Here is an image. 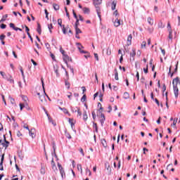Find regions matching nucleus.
<instances>
[{
    "instance_id": "b1692460",
    "label": "nucleus",
    "mask_w": 180,
    "mask_h": 180,
    "mask_svg": "<svg viewBox=\"0 0 180 180\" xmlns=\"http://www.w3.org/2000/svg\"><path fill=\"white\" fill-rule=\"evenodd\" d=\"M82 11H83L84 13H86V14H88L90 12L89 8H86V7L83 8Z\"/></svg>"
},
{
    "instance_id": "39448f33",
    "label": "nucleus",
    "mask_w": 180,
    "mask_h": 180,
    "mask_svg": "<svg viewBox=\"0 0 180 180\" xmlns=\"http://www.w3.org/2000/svg\"><path fill=\"white\" fill-rule=\"evenodd\" d=\"M58 169L60 171V174L61 175V178H63V179H64V178H65V172L64 171V168L58 162Z\"/></svg>"
},
{
    "instance_id": "ddd939ff",
    "label": "nucleus",
    "mask_w": 180,
    "mask_h": 180,
    "mask_svg": "<svg viewBox=\"0 0 180 180\" xmlns=\"http://www.w3.org/2000/svg\"><path fill=\"white\" fill-rule=\"evenodd\" d=\"M51 166H52V169L56 172L57 171V166H56V162H54V159H52L51 162Z\"/></svg>"
},
{
    "instance_id": "473e14b6",
    "label": "nucleus",
    "mask_w": 180,
    "mask_h": 180,
    "mask_svg": "<svg viewBox=\"0 0 180 180\" xmlns=\"http://www.w3.org/2000/svg\"><path fill=\"white\" fill-rule=\"evenodd\" d=\"M54 71H55V72H56L57 77H58V76L60 75V74H58V67L54 66Z\"/></svg>"
},
{
    "instance_id": "3c124183",
    "label": "nucleus",
    "mask_w": 180,
    "mask_h": 180,
    "mask_svg": "<svg viewBox=\"0 0 180 180\" xmlns=\"http://www.w3.org/2000/svg\"><path fill=\"white\" fill-rule=\"evenodd\" d=\"M79 151H80L82 155L84 157L85 155V153H84V149H82V148H80L79 149Z\"/></svg>"
},
{
    "instance_id": "c85d7f7f",
    "label": "nucleus",
    "mask_w": 180,
    "mask_h": 180,
    "mask_svg": "<svg viewBox=\"0 0 180 180\" xmlns=\"http://www.w3.org/2000/svg\"><path fill=\"white\" fill-rule=\"evenodd\" d=\"M37 30L39 34H41V27L40 26V24H38Z\"/></svg>"
},
{
    "instance_id": "dca6fc26",
    "label": "nucleus",
    "mask_w": 180,
    "mask_h": 180,
    "mask_svg": "<svg viewBox=\"0 0 180 180\" xmlns=\"http://www.w3.org/2000/svg\"><path fill=\"white\" fill-rule=\"evenodd\" d=\"M106 54L107 56H110L112 54V49L110 46H108L106 49Z\"/></svg>"
},
{
    "instance_id": "c756f323",
    "label": "nucleus",
    "mask_w": 180,
    "mask_h": 180,
    "mask_svg": "<svg viewBox=\"0 0 180 180\" xmlns=\"http://www.w3.org/2000/svg\"><path fill=\"white\" fill-rule=\"evenodd\" d=\"M131 57H133L134 58V56H136V50L133 49L130 53Z\"/></svg>"
},
{
    "instance_id": "49530a36",
    "label": "nucleus",
    "mask_w": 180,
    "mask_h": 180,
    "mask_svg": "<svg viewBox=\"0 0 180 180\" xmlns=\"http://www.w3.org/2000/svg\"><path fill=\"white\" fill-rule=\"evenodd\" d=\"M63 20L61 19H58V25H59V26H60V27H63Z\"/></svg>"
},
{
    "instance_id": "0eeeda50",
    "label": "nucleus",
    "mask_w": 180,
    "mask_h": 180,
    "mask_svg": "<svg viewBox=\"0 0 180 180\" xmlns=\"http://www.w3.org/2000/svg\"><path fill=\"white\" fill-rule=\"evenodd\" d=\"M76 46L79 51V53H82L83 54H86V51L82 50V49H84V46H82V44H81V43H76Z\"/></svg>"
},
{
    "instance_id": "6ab92c4d",
    "label": "nucleus",
    "mask_w": 180,
    "mask_h": 180,
    "mask_svg": "<svg viewBox=\"0 0 180 180\" xmlns=\"http://www.w3.org/2000/svg\"><path fill=\"white\" fill-rule=\"evenodd\" d=\"M115 79L119 81V73H117V69L115 70Z\"/></svg>"
},
{
    "instance_id": "a878e982",
    "label": "nucleus",
    "mask_w": 180,
    "mask_h": 180,
    "mask_svg": "<svg viewBox=\"0 0 180 180\" xmlns=\"http://www.w3.org/2000/svg\"><path fill=\"white\" fill-rule=\"evenodd\" d=\"M98 108L100 106V109L98 110V112H99V114H101L103 111V108H102V104H101V103H98Z\"/></svg>"
},
{
    "instance_id": "6e6552de",
    "label": "nucleus",
    "mask_w": 180,
    "mask_h": 180,
    "mask_svg": "<svg viewBox=\"0 0 180 180\" xmlns=\"http://www.w3.org/2000/svg\"><path fill=\"white\" fill-rule=\"evenodd\" d=\"M29 131V136L32 139L36 138V129L34 128L31 129Z\"/></svg>"
},
{
    "instance_id": "e2e57ef3",
    "label": "nucleus",
    "mask_w": 180,
    "mask_h": 180,
    "mask_svg": "<svg viewBox=\"0 0 180 180\" xmlns=\"http://www.w3.org/2000/svg\"><path fill=\"white\" fill-rule=\"evenodd\" d=\"M10 102L12 104H14L15 103V99H13V98H10Z\"/></svg>"
},
{
    "instance_id": "20e7f679",
    "label": "nucleus",
    "mask_w": 180,
    "mask_h": 180,
    "mask_svg": "<svg viewBox=\"0 0 180 180\" xmlns=\"http://www.w3.org/2000/svg\"><path fill=\"white\" fill-rule=\"evenodd\" d=\"M62 32H63V34H67V33H70V34H72L71 28H70V27H68V26L65 27V25H63Z\"/></svg>"
},
{
    "instance_id": "f8f14e48",
    "label": "nucleus",
    "mask_w": 180,
    "mask_h": 180,
    "mask_svg": "<svg viewBox=\"0 0 180 180\" xmlns=\"http://www.w3.org/2000/svg\"><path fill=\"white\" fill-rule=\"evenodd\" d=\"M133 39V36L131 34H129L127 37V46H131V39Z\"/></svg>"
},
{
    "instance_id": "1a4fd4ad",
    "label": "nucleus",
    "mask_w": 180,
    "mask_h": 180,
    "mask_svg": "<svg viewBox=\"0 0 180 180\" xmlns=\"http://www.w3.org/2000/svg\"><path fill=\"white\" fill-rule=\"evenodd\" d=\"M68 120L70 124L72 129H74V126H75V123H76L75 120H74L73 118H68Z\"/></svg>"
},
{
    "instance_id": "5701e85b",
    "label": "nucleus",
    "mask_w": 180,
    "mask_h": 180,
    "mask_svg": "<svg viewBox=\"0 0 180 180\" xmlns=\"http://www.w3.org/2000/svg\"><path fill=\"white\" fill-rule=\"evenodd\" d=\"M123 98L124 99H129L130 98V94H129L127 92H124Z\"/></svg>"
},
{
    "instance_id": "cd10ccee",
    "label": "nucleus",
    "mask_w": 180,
    "mask_h": 180,
    "mask_svg": "<svg viewBox=\"0 0 180 180\" xmlns=\"http://www.w3.org/2000/svg\"><path fill=\"white\" fill-rule=\"evenodd\" d=\"M40 173H41L42 175H44V174H46V169H45L44 167H41Z\"/></svg>"
},
{
    "instance_id": "774afa93",
    "label": "nucleus",
    "mask_w": 180,
    "mask_h": 180,
    "mask_svg": "<svg viewBox=\"0 0 180 180\" xmlns=\"http://www.w3.org/2000/svg\"><path fill=\"white\" fill-rule=\"evenodd\" d=\"M161 53L163 54V56H165V50L161 49Z\"/></svg>"
},
{
    "instance_id": "5fc2aeb1",
    "label": "nucleus",
    "mask_w": 180,
    "mask_h": 180,
    "mask_svg": "<svg viewBox=\"0 0 180 180\" xmlns=\"http://www.w3.org/2000/svg\"><path fill=\"white\" fill-rule=\"evenodd\" d=\"M23 108H25V104L20 103V110H23Z\"/></svg>"
},
{
    "instance_id": "9d476101",
    "label": "nucleus",
    "mask_w": 180,
    "mask_h": 180,
    "mask_svg": "<svg viewBox=\"0 0 180 180\" xmlns=\"http://www.w3.org/2000/svg\"><path fill=\"white\" fill-rule=\"evenodd\" d=\"M6 79L10 82V84H15V80H13V78H12V75H8L6 77Z\"/></svg>"
},
{
    "instance_id": "c03bdc74",
    "label": "nucleus",
    "mask_w": 180,
    "mask_h": 180,
    "mask_svg": "<svg viewBox=\"0 0 180 180\" xmlns=\"http://www.w3.org/2000/svg\"><path fill=\"white\" fill-rule=\"evenodd\" d=\"M37 94L38 95V96H39V98L41 102H43V101H44V97L40 96V93H37Z\"/></svg>"
},
{
    "instance_id": "f257e3e1",
    "label": "nucleus",
    "mask_w": 180,
    "mask_h": 180,
    "mask_svg": "<svg viewBox=\"0 0 180 180\" xmlns=\"http://www.w3.org/2000/svg\"><path fill=\"white\" fill-rule=\"evenodd\" d=\"M172 84H173L174 95L176 98H178V95L179 94V89H178V85H180L179 77H176L175 79H174L172 82Z\"/></svg>"
},
{
    "instance_id": "a18cd8bd",
    "label": "nucleus",
    "mask_w": 180,
    "mask_h": 180,
    "mask_svg": "<svg viewBox=\"0 0 180 180\" xmlns=\"http://www.w3.org/2000/svg\"><path fill=\"white\" fill-rule=\"evenodd\" d=\"M65 85L67 89H70V83L68 82V81H66V82H65Z\"/></svg>"
},
{
    "instance_id": "72a5a7b5",
    "label": "nucleus",
    "mask_w": 180,
    "mask_h": 180,
    "mask_svg": "<svg viewBox=\"0 0 180 180\" xmlns=\"http://www.w3.org/2000/svg\"><path fill=\"white\" fill-rule=\"evenodd\" d=\"M176 71H178V62H177L176 64V68H175V69H174V72L171 74V77H172L174 76V72H176Z\"/></svg>"
},
{
    "instance_id": "680f3d73",
    "label": "nucleus",
    "mask_w": 180,
    "mask_h": 180,
    "mask_svg": "<svg viewBox=\"0 0 180 180\" xmlns=\"http://www.w3.org/2000/svg\"><path fill=\"white\" fill-rule=\"evenodd\" d=\"M31 61H32L33 65H34V66L37 65V63H36V61H34V60L32 59Z\"/></svg>"
},
{
    "instance_id": "7ed1b4c3",
    "label": "nucleus",
    "mask_w": 180,
    "mask_h": 180,
    "mask_svg": "<svg viewBox=\"0 0 180 180\" xmlns=\"http://www.w3.org/2000/svg\"><path fill=\"white\" fill-rule=\"evenodd\" d=\"M93 4L96 6L98 18H101V8H99L98 5H101V4H102V0H93Z\"/></svg>"
},
{
    "instance_id": "58836bf2",
    "label": "nucleus",
    "mask_w": 180,
    "mask_h": 180,
    "mask_svg": "<svg viewBox=\"0 0 180 180\" xmlns=\"http://www.w3.org/2000/svg\"><path fill=\"white\" fill-rule=\"evenodd\" d=\"M158 27H160V29H162V27H165V25H164V24L162 23V22H160L158 25Z\"/></svg>"
},
{
    "instance_id": "69168bd1",
    "label": "nucleus",
    "mask_w": 180,
    "mask_h": 180,
    "mask_svg": "<svg viewBox=\"0 0 180 180\" xmlns=\"http://www.w3.org/2000/svg\"><path fill=\"white\" fill-rule=\"evenodd\" d=\"M1 29H6V25L2 24V25H1Z\"/></svg>"
},
{
    "instance_id": "bb28decb",
    "label": "nucleus",
    "mask_w": 180,
    "mask_h": 180,
    "mask_svg": "<svg viewBox=\"0 0 180 180\" xmlns=\"http://www.w3.org/2000/svg\"><path fill=\"white\" fill-rule=\"evenodd\" d=\"M53 7L55 9V11H58L60 9V6H58V4H53Z\"/></svg>"
},
{
    "instance_id": "4d7b16f0",
    "label": "nucleus",
    "mask_w": 180,
    "mask_h": 180,
    "mask_svg": "<svg viewBox=\"0 0 180 180\" xmlns=\"http://www.w3.org/2000/svg\"><path fill=\"white\" fill-rule=\"evenodd\" d=\"M17 136H18V137H22V133H20V131H17Z\"/></svg>"
},
{
    "instance_id": "f704fd0d",
    "label": "nucleus",
    "mask_w": 180,
    "mask_h": 180,
    "mask_svg": "<svg viewBox=\"0 0 180 180\" xmlns=\"http://www.w3.org/2000/svg\"><path fill=\"white\" fill-rule=\"evenodd\" d=\"M101 144L103 146V147L106 148L107 147L106 140L102 139L101 140Z\"/></svg>"
},
{
    "instance_id": "f3484780",
    "label": "nucleus",
    "mask_w": 180,
    "mask_h": 180,
    "mask_svg": "<svg viewBox=\"0 0 180 180\" xmlns=\"http://www.w3.org/2000/svg\"><path fill=\"white\" fill-rule=\"evenodd\" d=\"M83 120H84V122H86L88 120V114L86 113V111L84 112Z\"/></svg>"
},
{
    "instance_id": "a19ab883",
    "label": "nucleus",
    "mask_w": 180,
    "mask_h": 180,
    "mask_svg": "<svg viewBox=\"0 0 180 180\" xmlns=\"http://www.w3.org/2000/svg\"><path fill=\"white\" fill-rule=\"evenodd\" d=\"M86 174H89V176H91V175H92V172L89 168L86 169Z\"/></svg>"
},
{
    "instance_id": "4468645a",
    "label": "nucleus",
    "mask_w": 180,
    "mask_h": 180,
    "mask_svg": "<svg viewBox=\"0 0 180 180\" xmlns=\"http://www.w3.org/2000/svg\"><path fill=\"white\" fill-rule=\"evenodd\" d=\"M60 110H63V113H65V115H68V116H71V114H70V112H68V110L66 108H63L61 107H59Z\"/></svg>"
},
{
    "instance_id": "4be33fe9",
    "label": "nucleus",
    "mask_w": 180,
    "mask_h": 180,
    "mask_svg": "<svg viewBox=\"0 0 180 180\" xmlns=\"http://www.w3.org/2000/svg\"><path fill=\"white\" fill-rule=\"evenodd\" d=\"M41 82H42V88H43V89H44V93L45 94L46 98H48L49 101H51V100L50 99V98L49 97V96H48L47 94H46V91H45V90H44V82H43V79H41Z\"/></svg>"
},
{
    "instance_id": "de8ad7c7",
    "label": "nucleus",
    "mask_w": 180,
    "mask_h": 180,
    "mask_svg": "<svg viewBox=\"0 0 180 180\" xmlns=\"http://www.w3.org/2000/svg\"><path fill=\"white\" fill-rule=\"evenodd\" d=\"M146 45H147V42L143 41L141 44V49H146Z\"/></svg>"
},
{
    "instance_id": "a211bd4d",
    "label": "nucleus",
    "mask_w": 180,
    "mask_h": 180,
    "mask_svg": "<svg viewBox=\"0 0 180 180\" xmlns=\"http://www.w3.org/2000/svg\"><path fill=\"white\" fill-rule=\"evenodd\" d=\"M117 2L116 1H113L112 3V6H111V8L112 11H115V9H116V5H117Z\"/></svg>"
},
{
    "instance_id": "c9c22d12",
    "label": "nucleus",
    "mask_w": 180,
    "mask_h": 180,
    "mask_svg": "<svg viewBox=\"0 0 180 180\" xmlns=\"http://www.w3.org/2000/svg\"><path fill=\"white\" fill-rule=\"evenodd\" d=\"M6 18H8V14L4 15L0 22H5V20H6Z\"/></svg>"
},
{
    "instance_id": "603ef678",
    "label": "nucleus",
    "mask_w": 180,
    "mask_h": 180,
    "mask_svg": "<svg viewBox=\"0 0 180 180\" xmlns=\"http://www.w3.org/2000/svg\"><path fill=\"white\" fill-rule=\"evenodd\" d=\"M143 72L145 74H147L148 72V65H146V68H143Z\"/></svg>"
},
{
    "instance_id": "aec40b11",
    "label": "nucleus",
    "mask_w": 180,
    "mask_h": 180,
    "mask_svg": "<svg viewBox=\"0 0 180 180\" xmlns=\"http://www.w3.org/2000/svg\"><path fill=\"white\" fill-rule=\"evenodd\" d=\"M75 32L77 35L82 33V31H81L80 29L78 28V26L77 25H75Z\"/></svg>"
},
{
    "instance_id": "13d9d810",
    "label": "nucleus",
    "mask_w": 180,
    "mask_h": 180,
    "mask_svg": "<svg viewBox=\"0 0 180 180\" xmlns=\"http://www.w3.org/2000/svg\"><path fill=\"white\" fill-rule=\"evenodd\" d=\"M9 26H10V27H11V28L13 29V30H14L15 27V25H14L13 23H12V22L10 23Z\"/></svg>"
},
{
    "instance_id": "4c0bfd02",
    "label": "nucleus",
    "mask_w": 180,
    "mask_h": 180,
    "mask_svg": "<svg viewBox=\"0 0 180 180\" xmlns=\"http://www.w3.org/2000/svg\"><path fill=\"white\" fill-rule=\"evenodd\" d=\"M73 15H74V18H75V19L77 20V23H78L79 22V20H78V16H77V13H75V11H74V10H73Z\"/></svg>"
},
{
    "instance_id": "423d86ee",
    "label": "nucleus",
    "mask_w": 180,
    "mask_h": 180,
    "mask_svg": "<svg viewBox=\"0 0 180 180\" xmlns=\"http://www.w3.org/2000/svg\"><path fill=\"white\" fill-rule=\"evenodd\" d=\"M112 23H113L115 27H119V26L120 25H122V23L120 22V19H119L118 18H113Z\"/></svg>"
},
{
    "instance_id": "bf43d9fd",
    "label": "nucleus",
    "mask_w": 180,
    "mask_h": 180,
    "mask_svg": "<svg viewBox=\"0 0 180 180\" xmlns=\"http://www.w3.org/2000/svg\"><path fill=\"white\" fill-rule=\"evenodd\" d=\"M136 78L137 81H140V75L139 74V72H136Z\"/></svg>"
},
{
    "instance_id": "6e6d98bb",
    "label": "nucleus",
    "mask_w": 180,
    "mask_h": 180,
    "mask_svg": "<svg viewBox=\"0 0 180 180\" xmlns=\"http://www.w3.org/2000/svg\"><path fill=\"white\" fill-rule=\"evenodd\" d=\"M91 115H92V116H93L94 120H95V119H96V115L95 114V112L93 111V112H91Z\"/></svg>"
},
{
    "instance_id": "8fccbe9b",
    "label": "nucleus",
    "mask_w": 180,
    "mask_h": 180,
    "mask_svg": "<svg viewBox=\"0 0 180 180\" xmlns=\"http://www.w3.org/2000/svg\"><path fill=\"white\" fill-rule=\"evenodd\" d=\"M46 116H47V117H48V119H49V123H53V122H54V121H53V120L50 117V115H49V114L46 112Z\"/></svg>"
},
{
    "instance_id": "9b49d317",
    "label": "nucleus",
    "mask_w": 180,
    "mask_h": 180,
    "mask_svg": "<svg viewBox=\"0 0 180 180\" xmlns=\"http://www.w3.org/2000/svg\"><path fill=\"white\" fill-rule=\"evenodd\" d=\"M63 60L65 64L68 65V61H71V58H70L67 54L63 55Z\"/></svg>"
},
{
    "instance_id": "864d4df0",
    "label": "nucleus",
    "mask_w": 180,
    "mask_h": 180,
    "mask_svg": "<svg viewBox=\"0 0 180 180\" xmlns=\"http://www.w3.org/2000/svg\"><path fill=\"white\" fill-rule=\"evenodd\" d=\"M82 102H85L86 101V96L84 95L81 99Z\"/></svg>"
},
{
    "instance_id": "052dcab7",
    "label": "nucleus",
    "mask_w": 180,
    "mask_h": 180,
    "mask_svg": "<svg viewBox=\"0 0 180 180\" xmlns=\"http://www.w3.org/2000/svg\"><path fill=\"white\" fill-rule=\"evenodd\" d=\"M94 57L96 59L97 61H99V58L98 56V53H94Z\"/></svg>"
},
{
    "instance_id": "79ce46f5",
    "label": "nucleus",
    "mask_w": 180,
    "mask_h": 180,
    "mask_svg": "<svg viewBox=\"0 0 180 180\" xmlns=\"http://www.w3.org/2000/svg\"><path fill=\"white\" fill-rule=\"evenodd\" d=\"M77 169L78 171H80L81 174H82V165H77Z\"/></svg>"
},
{
    "instance_id": "e433bc0d",
    "label": "nucleus",
    "mask_w": 180,
    "mask_h": 180,
    "mask_svg": "<svg viewBox=\"0 0 180 180\" xmlns=\"http://www.w3.org/2000/svg\"><path fill=\"white\" fill-rule=\"evenodd\" d=\"M20 72L22 74V79H23L24 82H26V79H25V73L23 72L22 69H20Z\"/></svg>"
},
{
    "instance_id": "2f4dec72",
    "label": "nucleus",
    "mask_w": 180,
    "mask_h": 180,
    "mask_svg": "<svg viewBox=\"0 0 180 180\" xmlns=\"http://www.w3.org/2000/svg\"><path fill=\"white\" fill-rule=\"evenodd\" d=\"M107 171H108V175H110L112 174V169L110 168V166L109 165L107 167Z\"/></svg>"
},
{
    "instance_id": "f03ea898",
    "label": "nucleus",
    "mask_w": 180,
    "mask_h": 180,
    "mask_svg": "<svg viewBox=\"0 0 180 180\" xmlns=\"http://www.w3.org/2000/svg\"><path fill=\"white\" fill-rule=\"evenodd\" d=\"M9 147V141H6V138L5 135H3L1 137L0 136V150L1 148H8Z\"/></svg>"
},
{
    "instance_id": "09e8293b",
    "label": "nucleus",
    "mask_w": 180,
    "mask_h": 180,
    "mask_svg": "<svg viewBox=\"0 0 180 180\" xmlns=\"http://www.w3.org/2000/svg\"><path fill=\"white\" fill-rule=\"evenodd\" d=\"M82 116V112H81V110L79 109L77 110V117H81Z\"/></svg>"
},
{
    "instance_id": "412c9836",
    "label": "nucleus",
    "mask_w": 180,
    "mask_h": 180,
    "mask_svg": "<svg viewBox=\"0 0 180 180\" xmlns=\"http://www.w3.org/2000/svg\"><path fill=\"white\" fill-rule=\"evenodd\" d=\"M148 22L149 23V25L153 26V25H154V20L149 17L148 18Z\"/></svg>"
},
{
    "instance_id": "37998d69",
    "label": "nucleus",
    "mask_w": 180,
    "mask_h": 180,
    "mask_svg": "<svg viewBox=\"0 0 180 180\" xmlns=\"http://www.w3.org/2000/svg\"><path fill=\"white\" fill-rule=\"evenodd\" d=\"M48 29H49L50 33H52L51 29H53V24H49Z\"/></svg>"
},
{
    "instance_id": "338daca9",
    "label": "nucleus",
    "mask_w": 180,
    "mask_h": 180,
    "mask_svg": "<svg viewBox=\"0 0 180 180\" xmlns=\"http://www.w3.org/2000/svg\"><path fill=\"white\" fill-rule=\"evenodd\" d=\"M4 39H5V35L2 34L0 36V40H4Z\"/></svg>"
},
{
    "instance_id": "7c9ffc66",
    "label": "nucleus",
    "mask_w": 180,
    "mask_h": 180,
    "mask_svg": "<svg viewBox=\"0 0 180 180\" xmlns=\"http://www.w3.org/2000/svg\"><path fill=\"white\" fill-rule=\"evenodd\" d=\"M0 74L1 75V77L6 79V77H8V75H6V74H5V72H2V71H0Z\"/></svg>"
},
{
    "instance_id": "2eb2a0df",
    "label": "nucleus",
    "mask_w": 180,
    "mask_h": 180,
    "mask_svg": "<svg viewBox=\"0 0 180 180\" xmlns=\"http://www.w3.org/2000/svg\"><path fill=\"white\" fill-rule=\"evenodd\" d=\"M178 122V118H174L173 124H171L172 127L176 128V123Z\"/></svg>"
},
{
    "instance_id": "393cba45",
    "label": "nucleus",
    "mask_w": 180,
    "mask_h": 180,
    "mask_svg": "<svg viewBox=\"0 0 180 180\" xmlns=\"http://www.w3.org/2000/svg\"><path fill=\"white\" fill-rule=\"evenodd\" d=\"M113 16V19H116V18H119V12H117V11H114Z\"/></svg>"
},
{
    "instance_id": "ea45409f",
    "label": "nucleus",
    "mask_w": 180,
    "mask_h": 180,
    "mask_svg": "<svg viewBox=\"0 0 180 180\" xmlns=\"http://www.w3.org/2000/svg\"><path fill=\"white\" fill-rule=\"evenodd\" d=\"M100 116H101V122H105V115H103L102 112L100 113Z\"/></svg>"
},
{
    "instance_id": "0e129e2a",
    "label": "nucleus",
    "mask_w": 180,
    "mask_h": 180,
    "mask_svg": "<svg viewBox=\"0 0 180 180\" xmlns=\"http://www.w3.org/2000/svg\"><path fill=\"white\" fill-rule=\"evenodd\" d=\"M113 88V91H117L119 89V88L117 86H112Z\"/></svg>"
}]
</instances>
